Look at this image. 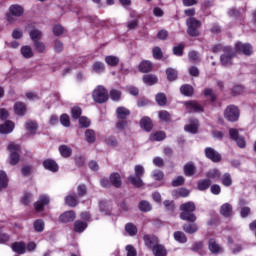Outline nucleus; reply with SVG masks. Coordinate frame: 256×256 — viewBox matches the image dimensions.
<instances>
[{"label": "nucleus", "mask_w": 256, "mask_h": 256, "mask_svg": "<svg viewBox=\"0 0 256 256\" xmlns=\"http://www.w3.org/2000/svg\"><path fill=\"white\" fill-rule=\"evenodd\" d=\"M31 201H33V196L31 193H25L21 199V203H23V205H29Z\"/></svg>", "instance_id": "4d7b16f0"}, {"label": "nucleus", "mask_w": 256, "mask_h": 256, "mask_svg": "<svg viewBox=\"0 0 256 256\" xmlns=\"http://www.w3.org/2000/svg\"><path fill=\"white\" fill-rule=\"evenodd\" d=\"M175 197H189V190L185 188H180L173 192Z\"/></svg>", "instance_id": "09e8293b"}, {"label": "nucleus", "mask_w": 256, "mask_h": 256, "mask_svg": "<svg viewBox=\"0 0 256 256\" xmlns=\"http://www.w3.org/2000/svg\"><path fill=\"white\" fill-rule=\"evenodd\" d=\"M163 139H165L164 132H156V133L150 135L151 141H163Z\"/></svg>", "instance_id": "8fccbe9b"}, {"label": "nucleus", "mask_w": 256, "mask_h": 256, "mask_svg": "<svg viewBox=\"0 0 256 256\" xmlns=\"http://www.w3.org/2000/svg\"><path fill=\"white\" fill-rule=\"evenodd\" d=\"M166 75H167L168 81H175V79H177V70L173 68H168L166 70Z\"/></svg>", "instance_id": "37998d69"}, {"label": "nucleus", "mask_w": 256, "mask_h": 256, "mask_svg": "<svg viewBox=\"0 0 256 256\" xmlns=\"http://www.w3.org/2000/svg\"><path fill=\"white\" fill-rule=\"evenodd\" d=\"M183 229L186 233H189L190 235L193 233H197V224L191 223V224H185L183 226Z\"/></svg>", "instance_id": "4c0bfd02"}, {"label": "nucleus", "mask_w": 256, "mask_h": 256, "mask_svg": "<svg viewBox=\"0 0 256 256\" xmlns=\"http://www.w3.org/2000/svg\"><path fill=\"white\" fill-rule=\"evenodd\" d=\"M156 102L158 105L163 106L167 103V96L164 93H159L156 95Z\"/></svg>", "instance_id": "603ef678"}, {"label": "nucleus", "mask_w": 256, "mask_h": 256, "mask_svg": "<svg viewBox=\"0 0 256 256\" xmlns=\"http://www.w3.org/2000/svg\"><path fill=\"white\" fill-rule=\"evenodd\" d=\"M155 256H166L167 250L163 245L156 244L152 249Z\"/></svg>", "instance_id": "a878e982"}, {"label": "nucleus", "mask_w": 256, "mask_h": 256, "mask_svg": "<svg viewBox=\"0 0 256 256\" xmlns=\"http://www.w3.org/2000/svg\"><path fill=\"white\" fill-rule=\"evenodd\" d=\"M87 229V224L86 222H83L81 220H77L75 223H74V231L76 233H83V231Z\"/></svg>", "instance_id": "c85d7f7f"}, {"label": "nucleus", "mask_w": 256, "mask_h": 256, "mask_svg": "<svg viewBox=\"0 0 256 256\" xmlns=\"http://www.w3.org/2000/svg\"><path fill=\"white\" fill-rule=\"evenodd\" d=\"M174 239L175 241H178V243H187V236H185V233L183 232H175Z\"/></svg>", "instance_id": "ea45409f"}, {"label": "nucleus", "mask_w": 256, "mask_h": 256, "mask_svg": "<svg viewBox=\"0 0 256 256\" xmlns=\"http://www.w3.org/2000/svg\"><path fill=\"white\" fill-rule=\"evenodd\" d=\"M92 71L94 73H103V71H105V64H103L102 62H95L92 65Z\"/></svg>", "instance_id": "e433bc0d"}, {"label": "nucleus", "mask_w": 256, "mask_h": 256, "mask_svg": "<svg viewBox=\"0 0 256 256\" xmlns=\"http://www.w3.org/2000/svg\"><path fill=\"white\" fill-rule=\"evenodd\" d=\"M59 152H60V155H62V157L67 158V157H71L73 150L67 145H62L59 147Z\"/></svg>", "instance_id": "473e14b6"}, {"label": "nucleus", "mask_w": 256, "mask_h": 256, "mask_svg": "<svg viewBox=\"0 0 256 256\" xmlns=\"http://www.w3.org/2000/svg\"><path fill=\"white\" fill-rule=\"evenodd\" d=\"M186 25L188 27L187 33L190 37H199V27H201V21L195 19L194 17H190L186 21Z\"/></svg>", "instance_id": "39448f33"}, {"label": "nucleus", "mask_w": 256, "mask_h": 256, "mask_svg": "<svg viewBox=\"0 0 256 256\" xmlns=\"http://www.w3.org/2000/svg\"><path fill=\"white\" fill-rule=\"evenodd\" d=\"M13 129H15V124H13V122L11 121H7L4 124L0 125V133L2 135H7L11 133Z\"/></svg>", "instance_id": "4468645a"}, {"label": "nucleus", "mask_w": 256, "mask_h": 256, "mask_svg": "<svg viewBox=\"0 0 256 256\" xmlns=\"http://www.w3.org/2000/svg\"><path fill=\"white\" fill-rule=\"evenodd\" d=\"M224 117L232 123L237 121L239 119V108L233 105L228 106L224 111Z\"/></svg>", "instance_id": "0eeeda50"}, {"label": "nucleus", "mask_w": 256, "mask_h": 256, "mask_svg": "<svg viewBox=\"0 0 256 256\" xmlns=\"http://www.w3.org/2000/svg\"><path fill=\"white\" fill-rule=\"evenodd\" d=\"M34 229L38 231V233H41V231L45 229V222H43V220H36L34 222Z\"/></svg>", "instance_id": "864d4df0"}, {"label": "nucleus", "mask_w": 256, "mask_h": 256, "mask_svg": "<svg viewBox=\"0 0 256 256\" xmlns=\"http://www.w3.org/2000/svg\"><path fill=\"white\" fill-rule=\"evenodd\" d=\"M160 121H164L165 123H169L171 121V114L169 112L162 110L159 112Z\"/></svg>", "instance_id": "c03bdc74"}, {"label": "nucleus", "mask_w": 256, "mask_h": 256, "mask_svg": "<svg viewBox=\"0 0 256 256\" xmlns=\"http://www.w3.org/2000/svg\"><path fill=\"white\" fill-rule=\"evenodd\" d=\"M140 126L144 131H151L153 129V122H151V118L143 117L140 121Z\"/></svg>", "instance_id": "aec40b11"}, {"label": "nucleus", "mask_w": 256, "mask_h": 256, "mask_svg": "<svg viewBox=\"0 0 256 256\" xmlns=\"http://www.w3.org/2000/svg\"><path fill=\"white\" fill-rule=\"evenodd\" d=\"M185 106L189 113H201V111H203V107H201V105L196 101L185 102Z\"/></svg>", "instance_id": "9d476101"}, {"label": "nucleus", "mask_w": 256, "mask_h": 256, "mask_svg": "<svg viewBox=\"0 0 256 256\" xmlns=\"http://www.w3.org/2000/svg\"><path fill=\"white\" fill-rule=\"evenodd\" d=\"M157 81H158L157 76L153 74H148L143 76V83H145V85H149V86L155 85Z\"/></svg>", "instance_id": "bb28decb"}, {"label": "nucleus", "mask_w": 256, "mask_h": 256, "mask_svg": "<svg viewBox=\"0 0 256 256\" xmlns=\"http://www.w3.org/2000/svg\"><path fill=\"white\" fill-rule=\"evenodd\" d=\"M45 205H49V197L42 195L39 200L34 204V208L36 211H41Z\"/></svg>", "instance_id": "2eb2a0df"}, {"label": "nucleus", "mask_w": 256, "mask_h": 256, "mask_svg": "<svg viewBox=\"0 0 256 256\" xmlns=\"http://www.w3.org/2000/svg\"><path fill=\"white\" fill-rule=\"evenodd\" d=\"M210 186H211V180L209 179H204L198 182L199 191H205L209 189Z\"/></svg>", "instance_id": "f704fd0d"}, {"label": "nucleus", "mask_w": 256, "mask_h": 256, "mask_svg": "<svg viewBox=\"0 0 256 256\" xmlns=\"http://www.w3.org/2000/svg\"><path fill=\"white\" fill-rule=\"evenodd\" d=\"M180 211H182L180 218L183 221H189L190 223H195V221H197V217L193 214V211H195V203L187 202L182 204L180 206Z\"/></svg>", "instance_id": "f03ea898"}, {"label": "nucleus", "mask_w": 256, "mask_h": 256, "mask_svg": "<svg viewBox=\"0 0 256 256\" xmlns=\"http://www.w3.org/2000/svg\"><path fill=\"white\" fill-rule=\"evenodd\" d=\"M79 123H80L81 127H89V125H91V121L88 120L87 117H80Z\"/></svg>", "instance_id": "774afa93"}, {"label": "nucleus", "mask_w": 256, "mask_h": 256, "mask_svg": "<svg viewBox=\"0 0 256 256\" xmlns=\"http://www.w3.org/2000/svg\"><path fill=\"white\" fill-rule=\"evenodd\" d=\"M183 171L186 177H192V175L196 173L197 168H195V165L193 163H187L186 165H184Z\"/></svg>", "instance_id": "4be33fe9"}, {"label": "nucleus", "mask_w": 256, "mask_h": 256, "mask_svg": "<svg viewBox=\"0 0 256 256\" xmlns=\"http://www.w3.org/2000/svg\"><path fill=\"white\" fill-rule=\"evenodd\" d=\"M143 240L148 249H153L159 243V239L153 235H144Z\"/></svg>", "instance_id": "9b49d317"}, {"label": "nucleus", "mask_w": 256, "mask_h": 256, "mask_svg": "<svg viewBox=\"0 0 256 256\" xmlns=\"http://www.w3.org/2000/svg\"><path fill=\"white\" fill-rule=\"evenodd\" d=\"M11 247L12 251L18 253V255H23V253H25V249H27V246L23 242H15Z\"/></svg>", "instance_id": "6ab92c4d"}, {"label": "nucleus", "mask_w": 256, "mask_h": 256, "mask_svg": "<svg viewBox=\"0 0 256 256\" xmlns=\"http://www.w3.org/2000/svg\"><path fill=\"white\" fill-rule=\"evenodd\" d=\"M8 151H9V163L10 165H17L19 163V152L21 151V146L16 144L15 142H10L8 144Z\"/></svg>", "instance_id": "20e7f679"}, {"label": "nucleus", "mask_w": 256, "mask_h": 256, "mask_svg": "<svg viewBox=\"0 0 256 256\" xmlns=\"http://www.w3.org/2000/svg\"><path fill=\"white\" fill-rule=\"evenodd\" d=\"M135 176L128 177V181L131 182L134 187H143V180L141 177L145 175V168L142 165H136L134 167Z\"/></svg>", "instance_id": "7ed1b4c3"}, {"label": "nucleus", "mask_w": 256, "mask_h": 256, "mask_svg": "<svg viewBox=\"0 0 256 256\" xmlns=\"http://www.w3.org/2000/svg\"><path fill=\"white\" fill-rule=\"evenodd\" d=\"M9 11L15 17H21V14L23 13V7L21 5L14 4L10 6Z\"/></svg>", "instance_id": "b1692460"}, {"label": "nucleus", "mask_w": 256, "mask_h": 256, "mask_svg": "<svg viewBox=\"0 0 256 256\" xmlns=\"http://www.w3.org/2000/svg\"><path fill=\"white\" fill-rule=\"evenodd\" d=\"M116 127L117 129H119L120 131H123V129L127 128V122L125 121V119H120L117 123H116Z\"/></svg>", "instance_id": "338daca9"}, {"label": "nucleus", "mask_w": 256, "mask_h": 256, "mask_svg": "<svg viewBox=\"0 0 256 256\" xmlns=\"http://www.w3.org/2000/svg\"><path fill=\"white\" fill-rule=\"evenodd\" d=\"M152 55L154 59H161V57H163V52L161 51V48L154 47L152 50Z\"/></svg>", "instance_id": "13d9d810"}, {"label": "nucleus", "mask_w": 256, "mask_h": 256, "mask_svg": "<svg viewBox=\"0 0 256 256\" xmlns=\"http://www.w3.org/2000/svg\"><path fill=\"white\" fill-rule=\"evenodd\" d=\"M181 94L186 95V97H191L193 95V87L190 85H184L180 88Z\"/></svg>", "instance_id": "a19ab883"}, {"label": "nucleus", "mask_w": 256, "mask_h": 256, "mask_svg": "<svg viewBox=\"0 0 256 256\" xmlns=\"http://www.w3.org/2000/svg\"><path fill=\"white\" fill-rule=\"evenodd\" d=\"M183 49H185V45L183 44L175 46L173 49L174 55H178V57H181V55H183Z\"/></svg>", "instance_id": "0e129e2a"}, {"label": "nucleus", "mask_w": 256, "mask_h": 256, "mask_svg": "<svg viewBox=\"0 0 256 256\" xmlns=\"http://www.w3.org/2000/svg\"><path fill=\"white\" fill-rule=\"evenodd\" d=\"M207 177L209 179H219V177H221V172L217 169H212L207 173Z\"/></svg>", "instance_id": "5fc2aeb1"}, {"label": "nucleus", "mask_w": 256, "mask_h": 256, "mask_svg": "<svg viewBox=\"0 0 256 256\" xmlns=\"http://www.w3.org/2000/svg\"><path fill=\"white\" fill-rule=\"evenodd\" d=\"M106 143L110 147H117V145H119V142L117 141V138L112 137V136H109L108 138H106Z\"/></svg>", "instance_id": "680f3d73"}, {"label": "nucleus", "mask_w": 256, "mask_h": 256, "mask_svg": "<svg viewBox=\"0 0 256 256\" xmlns=\"http://www.w3.org/2000/svg\"><path fill=\"white\" fill-rule=\"evenodd\" d=\"M153 69V64L150 61H142L139 65V70L141 73H149Z\"/></svg>", "instance_id": "5701e85b"}, {"label": "nucleus", "mask_w": 256, "mask_h": 256, "mask_svg": "<svg viewBox=\"0 0 256 256\" xmlns=\"http://www.w3.org/2000/svg\"><path fill=\"white\" fill-rule=\"evenodd\" d=\"M209 250L211 253L217 254V253H223V247L215 241V239H210L208 244Z\"/></svg>", "instance_id": "f3484780"}, {"label": "nucleus", "mask_w": 256, "mask_h": 256, "mask_svg": "<svg viewBox=\"0 0 256 256\" xmlns=\"http://www.w3.org/2000/svg\"><path fill=\"white\" fill-rule=\"evenodd\" d=\"M126 253L127 256H137V250L135 249V247H133V245L126 246Z\"/></svg>", "instance_id": "69168bd1"}, {"label": "nucleus", "mask_w": 256, "mask_h": 256, "mask_svg": "<svg viewBox=\"0 0 256 256\" xmlns=\"http://www.w3.org/2000/svg\"><path fill=\"white\" fill-rule=\"evenodd\" d=\"M21 55L25 59H31L33 57V49L30 46H23L21 48Z\"/></svg>", "instance_id": "2f4dec72"}, {"label": "nucleus", "mask_w": 256, "mask_h": 256, "mask_svg": "<svg viewBox=\"0 0 256 256\" xmlns=\"http://www.w3.org/2000/svg\"><path fill=\"white\" fill-rule=\"evenodd\" d=\"M66 205H69V207H75L78 203L77 196L75 194H70L65 198Z\"/></svg>", "instance_id": "72a5a7b5"}, {"label": "nucleus", "mask_w": 256, "mask_h": 256, "mask_svg": "<svg viewBox=\"0 0 256 256\" xmlns=\"http://www.w3.org/2000/svg\"><path fill=\"white\" fill-rule=\"evenodd\" d=\"M75 213L73 211H66L62 215H60L59 219L61 223H71L75 221Z\"/></svg>", "instance_id": "ddd939ff"}, {"label": "nucleus", "mask_w": 256, "mask_h": 256, "mask_svg": "<svg viewBox=\"0 0 256 256\" xmlns=\"http://www.w3.org/2000/svg\"><path fill=\"white\" fill-rule=\"evenodd\" d=\"M105 63H107L110 67H117L119 65V57L117 56H106Z\"/></svg>", "instance_id": "7c9ffc66"}, {"label": "nucleus", "mask_w": 256, "mask_h": 256, "mask_svg": "<svg viewBox=\"0 0 256 256\" xmlns=\"http://www.w3.org/2000/svg\"><path fill=\"white\" fill-rule=\"evenodd\" d=\"M92 97L96 103H107L109 99V93L103 86H97L93 91Z\"/></svg>", "instance_id": "423d86ee"}, {"label": "nucleus", "mask_w": 256, "mask_h": 256, "mask_svg": "<svg viewBox=\"0 0 256 256\" xmlns=\"http://www.w3.org/2000/svg\"><path fill=\"white\" fill-rule=\"evenodd\" d=\"M110 99H112V101H121V91L112 89L110 91Z\"/></svg>", "instance_id": "49530a36"}, {"label": "nucleus", "mask_w": 256, "mask_h": 256, "mask_svg": "<svg viewBox=\"0 0 256 256\" xmlns=\"http://www.w3.org/2000/svg\"><path fill=\"white\" fill-rule=\"evenodd\" d=\"M229 135L231 137V139H233L234 141H236L238 147H240V149H243L246 145L245 142V138L239 136V130L231 128L229 130Z\"/></svg>", "instance_id": "6e6552de"}, {"label": "nucleus", "mask_w": 256, "mask_h": 256, "mask_svg": "<svg viewBox=\"0 0 256 256\" xmlns=\"http://www.w3.org/2000/svg\"><path fill=\"white\" fill-rule=\"evenodd\" d=\"M220 213L224 217H231V215H233V206L229 203L223 204L220 208Z\"/></svg>", "instance_id": "a211bd4d"}, {"label": "nucleus", "mask_w": 256, "mask_h": 256, "mask_svg": "<svg viewBox=\"0 0 256 256\" xmlns=\"http://www.w3.org/2000/svg\"><path fill=\"white\" fill-rule=\"evenodd\" d=\"M233 183L231 180V175L230 174H224L222 176V184H224L225 187H230V185Z\"/></svg>", "instance_id": "6e6d98bb"}, {"label": "nucleus", "mask_w": 256, "mask_h": 256, "mask_svg": "<svg viewBox=\"0 0 256 256\" xmlns=\"http://www.w3.org/2000/svg\"><path fill=\"white\" fill-rule=\"evenodd\" d=\"M38 125L37 122H33V121H28L26 122V129L28 131V133H35V131H37Z\"/></svg>", "instance_id": "a18cd8bd"}, {"label": "nucleus", "mask_w": 256, "mask_h": 256, "mask_svg": "<svg viewBox=\"0 0 256 256\" xmlns=\"http://www.w3.org/2000/svg\"><path fill=\"white\" fill-rule=\"evenodd\" d=\"M85 137L88 143H95V139H96L95 131H93L92 129L86 130Z\"/></svg>", "instance_id": "58836bf2"}, {"label": "nucleus", "mask_w": 256, "mask_h": 256, "mask_svg": "<svg viewBox=\"0 0 256 256\" xmlns=\"http://www.w3.org/2000/svg\"><path fill=\"white\" fill-rule=\"evenodd\" d=\"M43 167L52 173H57V171H59V165H57V162L51 159L45 160L43 162Z\"/></svg>", "instance_id": "f8f14e48"}, {"label": "nucleus", "mask_w": 256, "mask_h": 256, "mask_svg": "<svg viewBox=\"0 0 256 256\" xmlns=\"http://www.w3.org/2000/svg\"><path fill=\"white\" fill-rule=\"evenodd\" d=\"M152 177H153V179H155V181H161L163 179V177H165V175L163 174V172L161 170H155L152 173Z\"/></svg>", "instance_id": "bf43d9fd"}, {"label": "nucleus", "mask_w": 256, "mask_h": 256, "mask_svg": "<svg viewBox=\"0 0 256 256\" xmlns=\"http://www.w3.org/2000/svg\"><path fill=\"white\" fill-rule=\"evenodd\" d=\"M43 37V34L38 29H33L30 31V38L32 41H38V39H41Z\"/></svg>", "instance_id": "3c124183"}, {"label": "nucleus", "mask_w": 256, "mask_h": 256, "mask_svg": "<svg viewBox=\"0 0 256 256\" xmlns=\"http://www.w3.org/2000/svg\"><path fill=\"white\" fill-rule=\"evenodd\" d=\"M131 112L125 107H119L116 110V115L119 119H127Z\"/></svg>", "instance_id": "393cba45"}, {"label": "nucleus", "mask_w": 256, "mask_h": 256, "mask_svg": "<svg viewBox=\"0 0 256 256\" xmlns=\"http://www.w3.org/2000/svg\"><path fill=\"white\" fill-rule=\"evenodd\" d=\"M14 111H15L16 115L23 116V115H25V113H27V106H25V104L23 102H17L14 105Z\"/></svg>", "instance_id": "412c9836"}, {"label": "nucleus", "mask_w": 256, "mask_h": 256, "mask_svg": "<svg viewBox=\"0 0 256 256\" xmlns=\"http://www.w3.org/2000/svg\"><path fill=\"white\" fill-rule=\"evenodd\" d=\"M125 231L130 237H135L137 235V226L133 223H128L125 225Z\"/></svg>", "instance_id": "c756f323"}, {"label": "nucleus", "mask_w": 256, "mask_h": 256, "mask_svg": "<svg viewBox=\"0 0 256 256\" xmlns=\"http://www.w3.org/2000/svg\"><path fill=\"white\" fill-rule=\"evenodd\" d=\"M185 183V178L183 176H178L176 179L172 181L173 187H180V185H183Z\"/></svg>", "instance_id": "052dcab7"}, {"label": "nucleus", "mask_w": 256, "mask_h": 256, "mask_svg": "<svg viewBox=\"0 0 256 256\" xmlns=\"http://www.w3.org/2000/svg\"><path fill=\"white\" fill-rule=\"evenodd\" d=\"M140 211H144L147 213L148 211H151L152 207L151 204L148 201H141L138 205Z\"/></svg>", "instance_id": "de8ad7c7"}, {"label": "nucleus", "mask_w": 256, "mask_h": 256, "mask_svg": "<svg viewBox=\"0 0 256 256\" xmlns=\"http://www.w3.org/2000/svg\"><path fill=\"white\" fill-rule=\"evenodd\" d=\"M60 122L64 127H69V125H71V121L69 120V116L67 114H63L60 117Z\"/></svg>", "instance_id": "e2e57ef3"}, {"label": "nucleus", "mask_w": 256, "mask_h": 256, "mask_svg": "<svg viewBox=\"0 0 256 256\" xmlns=\"http://www.w3.org/2000/svg\"><path fill=\"white\" fill-rule=\"evenodd\" d=\"M34 49L38 52V53H45L47 46H45V43L41 42V41H35L34 42Z\"/></svg>", "instance_id": "79ce46f5"}, {"label": "nucleus", "mask_w": 256, "mask_h": 256, "mask_svg": "<svg viewBox=\"0 0 256 256\" xmlns=\"http://www.w3.org/2000/svg\"><path fill=\"white\" fill-rule=\"evenodd\" d=\"M110 183L114 187H121V176L118 173H113L110 175Z\"/></svg>", "instance_id": "cd10ccee"}, {"label": "nucleus", "mask_w": 256, "mask_h": 256, "mask_svg": "<svg viewBox=\"0 0 256 256\" xmlns=\"http://www.w3.org/2000/svg\"><path fill=\"white\" fill-rule=\"evenodd\" d=\"M185 131L188 133H197V129H199V120L198 119H190V123L184 127Z\"/></svg>", "instance_id": "dca6fc26"}, {"label": "nucleus", "mask_w": 256, "mask_h": 256, "mask_svg": "<svg viewBox=\"0 0 256 256\" xmlns=\"http://www.w3.org/2000/svg\"><path fill=\"white\" fill-rule=\"evenodd\" d=\"M205 155L208 159H210V161H213L214 163H219V161H221V154L215 151L213 148H206Z\"/></svg>", "instance_id": "1a4fd4ad"}, {"label": "nucleus", "mask_w": 256, "mask_h": 256, "mask_svg": "<svg viewBox=\"0 0 256 256\" xmlns=\"http://www.w3.org/2000/svg\"><path fill=\"white\" fill-rule=\"evenodd\" d=\"M222 49L224 54L221 56L220 61L224 66L231 65V60L234 58L235 53H243L244 55H251V53H253V47H251V44H243L241 42H237L235 44V50L229 46L223 47V45L217 44L213 46L212 51L213 53H219Z\"/></svg>", "instance_id": "f257e3e1"}, {"label": "nucleus", "mask_w": 256, "mask_h": 256, "mask_svg": "<svg viewBox=\"0 0 256 256\" xmlns=\"http://www.w3.org/2000/svg\"><path fill=\"white\" fill-rule=\"evenodd\" d=\"M0 184L6 189L9 185V177H7V173H5L3 170H0Z\"/></svg>", "instance_id": "c9c22d12"}]
</instances>
